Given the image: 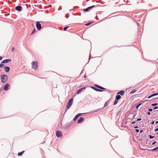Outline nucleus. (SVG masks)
<instances>
[{"label":"nucleus","mask_w":158,"mask_h":158,"mask_svg":"<svg viewBox=\"0 0 158 158\" xmlns=\"http://www.w3.org/2000/svg\"><path fill=\"white\" fill-rule=\"evenodd\" d=\"M32 68L36 70L38 68V62L36 61H34L31 63Z\"/></svg>","instance_id":"1"},{"label":"nucleus","mask_w":158,"mask_h":158,"mask_svg":"<svg viewBox=\"0 0 158 158\" xmlns=\"http://www.w3.org/2000/svg\"><path fill=\"white\" fill-rule=\"evenodd\" d=\"M7 76L6 75H2L1 76V81L2 82L5 83L7 80Z\"/></svg>","instance_id":"2"},{"label":"nucleus","mask_w":158,"mask_h":158,"mask_svg":"<svg viewBox=\"0 0 158 158\" xmlns=\"http://www.w3.org/2000/svg\"><path fill=\"white\" fill-rule=\"evenodd\" d=\"M73 98H71L69 101L67 106V108L68 109H69L70 107L72 105L73 102Z\"/></svg>","instance_id":"3"},{"label":"nucleus","mask_w":158,"mask_h":158,"mask_svg":"<svg viewBox=\"0 0 158 158\" xmlns=\"http://www.w3.org/2000/svg\"><path fill=\"white\" fill-rule=\"evenodd\" d=\"M36 25L37 29L39 30L41 29L42 27L40 23V22L37 21L36 22Z\"/></svg>","instance_id":"4"},{"label":"nucleus","mask_w":158,"mask_h":158,"mask_svg":"<svg viewBox=\"0 0 158 158\" xmlns=\"http://www.w3.org/2000/svg\"><path fill=\"white\" fill-rule=\"evenodd\" d=\"M56 135L58 137H61L62 135L61 131H57L56 132Z\"/></svg>","instance_id":"5"},{"label":"nucleus","mask_w":158,"mask_h":158,"mask_svg":"<svg viewBox=\"0 0 158 158\" xmlns=\"http://www.w3.org/2000/svg\"><path fill=\"white\" fill-rule=\"evenodd\" d=\"M11 61V60L10 59H6L2 60V64L7 63L10 62Z\"/></svg>","instance_id":"6"},{"label":"nucleus","mask_w":158,"mask_h":158,"mask_svg":"<svg viewBox=\"0 0 158 158\" xmlns=\"http://www.w3.org/2000/svg\"><path fill=\"white\" fill-rule=\"evenodd\" d=\"M10 86V85H9L7 83L6 84V85L4 86V87L3 88L4 90H7L8 89V87Z\"/></svg>","instance_id":"7"},{"label":"nucleus","mask_w":158,"mask_h":158,"mask_svg":"<svg viewBox=\"0 0 158 158\" xmlns=\"http://www.w3.org/2000/svg\"><path fill=\"white\" fill-rule=\"evenodd\" d=\"M15 9L18 11H21L22 9V7L20 6H17L15 7Z\"/></svg>","instance_id":"8"},{"label":"nucleus","mask_w":158,"mask_h":158,"mask_svg":"<svg viewBox=\"0 0 158 158\" xmlns=\"http://www.w3.org/2000/svg\"><path fill=\"white\" fill-rule=\"evenodd\" d=\"M125 91L124 90H121L118 92L117 93V94H120L121 95H123L124 94Z\"/></svg>","instance_id":"9"},{"label":"nucleus","mask_w":158,"mask_h":158,"mask_svg":"<svg viewBox=\"0 0 158 158\" xmlns=\"http://www.w3.org/2000/svg\"><path fill=\"white\" fill-rule=\"evenodd\" d=\"M5 71L6 72H8L10 70V68L9 67L6 66L4 67Z\"/></svg>","instance_id":"10"},{"label":"nucleus","mask_w":158,"mask_h":158,"mask_svg":"<svg viewBox=\"0 0 158 158\" xmlns=\"http://www.w3.org/2000/svg\"><path fill=\"white\" fill-rule=\"evenodd\" d=\"M94 6H90V7H88L87 8H86V9H85L84 10V11H85V12H87L89 9H90L93 7H94Z\"/></svg>","instance_id":"11"},{"label":"nucleus","mask_w":158,"mask_h":158,"mask_svg":"<svg viewBox=\"0 0 158 158\" xmlns=\"http://www.w3.org/2000/svg\"><path fill=\"white\" fill-rule=\"evenodd\" d=\"M91 88L92 89H94V90H95V91H99V92H102V90H101V89H97L94 87H91Z\"/></svg>","instance_id":"12"},{"label":"nucleus","mask_w":158,"mask_h":158,"mask_svg":"<svg viewBox=\"0 0 158 158\" xmlns=\"http://www.w3.org/2000/svg\"><path fill=\"white\" fill-rule=\"evenodd\" d=\"M84 120V118L82 117L80 118L78 121V123H80L82 122Z\"/></svg>","instance_id":"13"},{"label":"nucleus","mask_w":158,"mask_h":158,"mask_svg":"<svg viewBox=\"0 0 158 158\" xmlns=\"http://www.w3.org/2000/svg\"><path fill=\"white\" fill-rule=\"evenodd\" d=\"M85 89V87H83L79 89L77 91V94H79L81 91Z\"/></svg>","instance_id":"14"},{"label":"nucleus","mask_w":158,"mask_h":158,"mask_svg":"<svg viewBox=\"0 0 158 158\" xmlns=\"http://www.w3.org/2000/svg\"><path fill=\"white\" fill-rule=\"evenodd\" d=\"M158 94V93H155L153 94L148 97V98H150L152 97L156 96Z\"/></svg>","instance_id":"15"},{"label":"nucleus","mask_w":158,"mask_h":158,"mask_svg":"<svg viewBox=\"0 0 158 158\" xmlns=\"http://www.w3.org/2000/svg\"><path fill=\"white\" fill-rule=\"evenodd\" d=\"M121 98V96L119 95H117L116 96L115 98L117 100H119Z\"/></svg>","instance_id":"16"},{"label":"nucleus","mask_w":158,"mask_h":158,"mask_svg":"<svg viewBox=\"0 0 158 158\" xmlns=\"http://www.w3.org/2000/svg\"><path fill=\"white\" fill-rule=\"evenodd\" d=\"M24 152V151H22L21 152H18V155L19 156H21L23 154V153Z\"/></svg>","instance_id":"17"},{"label":"nucleus","mask_w":158,"mask_h":158,"mask_svg":"<svg viewBox=\"0 0 158 158\" xmlns=\"http://www.w3.org/2000/svg\"><path fill=\"white\" fill-rule=\"evenodd\" d=\"M136 91V90L135 89H134L133 90H132L130 93V94H133L134 93H135V92Z\"/></svg>","instance_id":"18"},{"label":"nucleus","mask_w":158,"mask_h":158,"mask_svg":"<svg viewBox=\"0 0 158 158\" xmlns=\"http://www.w3.org/2000/svg\"><path fill=\"white\" fill-rule=\"evenodd\" d=\"M78 116H77V115H76V116L74 117V118H73V120L74 121H75V120H76L77 119V118H78Z\"/></svg>","instance_id":"19"},{"label":"nucleus","mask_w":158,"mask_h":158,"mask_svg":"<svg viewBox=\"0 0 158 158\" xmlns=\"http://www.w3.org/2000/svg\"><path fill=\"white\" fill-rule=\"evenodd\" d=\"M68 28V27H65L63 28V30L64 31H66Z\"/></svg>","instance_id":"20"},{"label":"nucleus","mask_w":158,"mask_h":158,"mask_svg":"<svg viewBox=\"0 0 158 158\" xmlns=\"http://www.w3.org/2000/svg\"><path fill=\"white\" fill-rule=\"evenodd\" d=\"M118 100H117L116 99L114 101V105H115V104H116L118 102Z\"/></svg>","instance_id":"21"},{"label":"nucleus","mask_w":158,"mask_h":158,"mask_svg":"<svg viewBox=\"0 0 158 158\" xmlns=\"http://www.w3.org/2000/svg\"><path fill=\"white\" fill-rule=\"evenodd\" d=\"M91 23H92V22H89L88 23H87V24H85V25H86V26H88V25H90L91 24Z\"/></svg>","instance_id":"22"},{"label":"nucleus","mask_w":158,"mask_h":158,"mask_svg":"<svg viewBox=\"0 0 158 158\" xmlns=\"http://www.w3.org/2000/svg\"><path fill=\"white\" fill-rule=\"evenodd\" d=\"M99 88L100 89H105V88L102 86H99Z\"/></svg>","instance_id":"23"},{"label":"nucleus","mask_w":158,"mask_h":158,"mask_svg":"<svg viewBox=\"0 0 158 158\" xmlns=\"http://www.w3.org/2000/svg\"><path fill=\"white\" fill-rule=\"evenodd\" d=\"M35 29H34L33 30V31H32V33H31V34H33L35 32Z\"/></svg>","instance_id":"24"},{"label":"nucleus","mask_w":158,"mask_h":158,"mask_svg":"<svg viewBox=\"0 0 158 158\" xmlns=\"http://www.w3.org/2000/svg\"><path fill=\"white\" fill-rule=\"evenodd\" d=\"M149 138H150V139H152V138H153L154 137V136H152V135H149Z\"/></svg>","instance_id":"25"},{"label":"nucleus","mask_w":158,"mask_h":158,"mask_svg":"<svg viewBox=\"0 0 158 158\" xmlns=\"http://www.w3.org/2000/svg\"><path fill=\"white\" fill-rule=\"evenodd\" d=\"M157 149H158V147L156 148H153V149H152V150L155 151Z\"/></svg>","instance_id":"26"},{"label":"nucleus","mask_w":158,"mask_h":158,"mask_svg":"<svg viewBox=\"0 0 158 158\" xmlns=\"http://www.w3.org/2000/svg\"><path fill=\"white\" fill-rule=\"evenodd\" d=\"M141 104H139L138 105H137L136 107V108L137 109L138 108Z\"/></svg>","instance_id":"27"},{"label":"nucleus","mask_w":158,"mask_h":158,"mask_svg":"<svg viewBox=\"0 0 158 158\" xmlns=\"http://www.w3.org/2000/svg\"><path fill=\"white\" fill-rule=\"evenodd\" d=\"M157 105V103H155V104H153L152 105V106H156Z\"/></svg>","instance_id":"28"},{"label":"nucleus","mask_w":158,"mask_h":158,"mask_svg":"<svg viewBox=\"0 0 158 158\" xmlns=\"http://www.w3.org/2000/svg\"><path fill=\"white\" fill-rule=\"evenodd\" d=\"M4 66V65L3 64H0V67H3Z\"/></svg>","instance_id":"29"},{"label":"nucleus","mask_w":158,"mask_h":158,"mask_svg":"<svg viewBox=\"0 0 158 158\" xmlns=\"http://www.w3.org/2000/svg\"><path fill=\"white\" fill-rule=\"evenodd\" d=\"M81 114H82L79 113V114H77V115L78 116V117L79 116H80V115H81Z\"/></svg>","instance_id":"30"},{"label":"nucleus","mask_w":158,"mask_h":158,"mask_svg":"<svg viewBox=\"0 0 158 158\" xmlns=\"http://www.w3.org/2000/svg\"><path fill=\"white\" fill-rule=\"evenodd\" d=\"M94 85L95 86H96V87H98V88H99V86H98V85Z\"/></svg>","instance_id":"31"},{"label":"nucleus","mask_w":158,"mask_h":158,"mask_svg":"<svg viewBox=\"0 0 158 158\" xmlns=\"http://www.w3.org/2000/svg\"><path fill=\"white\" fill-rule=\"evenodd\" d=\"M148 111H152V109H148Z\"/></svg>","instance_id":"32"},{"label":"nucleus","mask_w":158,"mask_h":158,"mask_svg":"<svg viewBox=\"0 0 158 158\" xmlns=\"http://www.w3.org/2000/svg\"><path fill=\"white\" fill-rule=\"evenodd\" d=\"M135 131L137 132H138L139 131V130L137 129H135Z\"/></svg>","instance_id":"33"},{"label":"nucleus","mask_w":158,"mask_h":158,"mask_svg":"<svg viewBox=\"0 0 158 158\" xmlns=\"http://www.w3.org/2000/svg\"><path fill=\"white\" fill-rule=\"evenodd\" d=\"M141 120V118H139L137 119L136 120L137 121H140Z\"/></svg>","instance_id":"34"},{"label":"nucleus","mask_w":158,"mask_h":158,"mask_svg":"<svg viewBox=\"0 0 158 158\" xmlns=\"http://www.w3.org/2000/svg\"><path fill=\"white\" fill-rule=\"evenodd\" d=\"M158 108V107L157 106H156V107H155L154 108V109H156L157 108Z\"/></svg>","instance_id":"35"},{"label":"nucleus","mask_w":158,"mask_h":158,"mask_svg":"<svg viewBox=\"0 0 158 158\" xmlns=\"http://www.w3.org/2000/svg\"><path fill=\"white\" fill-rule=\"evenodd\" d=\"M158 131V128H156V129H155V131Z\"/></svg>","instance_id":"36"},{"label":"nucleus","mask_w":158,"mask_h":158,"mask_svg":"<svg viewBox=\"0 0 158 158\" xmlns=\"http://www.w3.org/2000/svg\"><path fill=\"white\" fill-rule=\"evenodd\" d=\"M135 123V121L132 122H131V124H134Z\"/></svg>","instance_id":"37"},{"label":"nucleus","mask_w":158,"mask_h":158,"mask_svg":"<svg viewBox=\"0 0 158 158\" xmlns=\"http://www.w3.org/2000/svg\"><path fill=\"white\" fill-rule=\"evenodd\" d=\"M156 143V141H154V142L152 143V145H154L155 143Z\"/></svg>","instance_id":"38"},{"label":"nucleus","mask_w":158,"mask_h":158,"mask_svg":"<svg viewBox=\"0 0 158 158\" xmlns=\"http://www.w3.org/2000/svg\"><path fill=\"white\" fill-rule=\"evenodd\" d=\"M12 51H14V48H12Z\"/></svg>","instance_id":"39"},{"label":"nucleus","mask_w":158,"mask_h":158,"mask_svg":"<svg viewBox=\"0 0 158 158\" xmlns=\"http://www.w3.org/2000/svg\"><path fill=\"white\" fill-rule=\"evenodd\" d=\"M2 56H0V60L2 59Z\"/></svg>","instance_id":"40"},{"label":"nucleus","mask_w":158,"mask_h":158,"mask_svg":"<svg viewBox=\"0 0 158 158\" xmlns=\"http://www.w3.org/2000/svg\"><path fill=\"white\" fill-rule=\"evenodd\" d=\"M154 121H152V123H151V124H154Z\"/></svg>","instance_id":"41"},{"label":"nucleus","mask_w":158,"mask_h":158,"mask_svg":"<svg viewBox=\"0 0 158 158\" xmlns=\"http://www.w3.org/2000/svg\"><path fill=\"white\" fill-rule=\"evenodd\" d=\"M147 114H148V115H150V112H148Z\"/></svg>","instance_id":"42"},{"label":"nucleus","mask_w":158,"mask_h":158,"mask_svg":"<svg viewBox=\"0 0 158 158\" xmlns=\"http://www.w3.org/2000/svg\"><path fill=\"white\" fill-rule=\"evenodd\" d=\"M106 103H105V105H104V107H105L106 106Z\"/></svg>","instance_id":"43"},{"label":"nucleus","mask_w":158,"mask_h":158,"mask_svg":"<svg viewBox=\"0 0 158 158\" xmlns=\"http://www.w3.org/2000/svg\"><path fill=\"white\" fill-rule=\"evenodd\" d=\"M138 127L137 126H135L134 127V128H137Z\"/></svg>","instance_id":"44"},{"label":"nucleus","mask_w":158,"mask_h":158,"mask_svg":"<svg viewBox=\"0 0 158 158\" xmlns=\"http://www.w3.org/2000/svg\"><path fill=\"white\" fill-rule=\"evenodd\" d=\"M143 132V131L142 130H141L140 131V133H141Z\"/></svg>","instance_id":"45"},{"label":"nucleus","mask_w":158,"mask_h":158,"mask_svg":"<svg viewBox=\"0 0 158 158\" xmlns=\"http://www.w3.org/2000/svg\"><path fill=\"white\" fill-rule=\"evenodd\" d=\"M156 123H158V121H157L156 122Z\"/></svg>","instance_id":"46"},{"label":"nucleus","mask_w":158,"mask_h":158,"mask_svg":"<svg viewBox=\"0 0 158 158\" xmlns=\"http://www.w3.org/2000/svg\"><path fill=\"white\" fill-rule=\"evenodd\" d=\"M156 134H157V135H158V133H156Z\"/></svg>","instance_id":"47"},{"label":"nucleus","mask_w":158,"mask_h":158,"mask_svg":"<svg viewBox=\"0 0 158 158\" xmlns=\"http://www.w3.org/2000/svg\"><path fill=\"white\" fill-rule=\"evenodd\" d=\"M138 2H137V4H138Z\"/></svg>","instance_id":"48"}]
</instances>
